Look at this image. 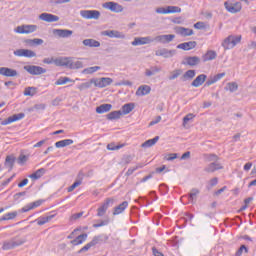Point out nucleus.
<instances>
[{
    "instance_id": "nucleus-32",
    "label": "nucleus",
    "mask_w": 256,
    "mask_h": 256,
    "mask_svg": "<svg viewBox=\"0 0 256 256\" xmlns=\"http://www.w3.org/2000/svg\"><path fill=\"white\" fill-rule=\"evenodd\" d=\"M73 143V139L60 140L55 143V147H57V149H61L63 147H69V145H73Z\"/></svg>"
},
{
    "instance_id": "nucleus-59",
    "label": "nucleus",
    "mask_w": 256,
    "mask_h": 256,
    "mask_svg": "<svg viewBox=\"0 0 256 256\" xmlns=\"http://www.w3.org/2000/svg\"><path fill=\"white\" fill-rule=\"evenodd\" d=\"M214 83H217V80L214 76H211L205 83V87H211V85H214Z\"/></svg>"
},
{
    "instance_id": "nucleus-58",
    "label": "nucleus",
    "mask_w": 256,
    "mask_h": 256,
    "mask_svg": "<svg viewBox=\"0 0 256 256\" xmlns=\"http://www.w3.org/2000/svg\"><path fill=\"white\" fill-rule=\"evenodd\" d=\"M71 0H50L52 5H63L64 3H70Z\"/></svg>"
},
{
    "instance_id": "nucleus-53",
    "label": "nucleus",
    "mask_w": 256,
    "mask_h": 256,
    "mask_svg": "<svg viewBox=\"0 0 256 256\" xmlns=\"http://www.w3.org/2000/svg\"><path fill=\"white\" fill-rule=\"evenodd\" d=\"M28 160H29V157L27 155L21 154L18 157V165H24V163H27Z\"/></svg>"
},
{
    "instance_id": "nucleus-41",
    "label": "nucleus",
    "mask_w": 256,
    "mask_h": 256,
    "mask_svg": "<svg viewBox=\"0 0 256 256\" xmlns=\"http://www.w3.org/2000/svg\"><path fill=\"white\" fill-rule=\"evenodd\" d=\"M226 91H230V93H235L237 89H239V85L236 82H229L226 87Z\"/></svg>"
},
{
    "instance_id": "nucleus-52",
    "label": "nucleus",
    "mask_w": 256,
    "mask_h": 256,
    "mask_svg": "<svg viewBox=\"0 0 256 256\" xmlns=\"http://www.w3.org/2000/svg\"><path fill=\"white\" fill-rule=\"evenodd\" d=\"M46 105L41 103V104H35L33 108L30 109V111H45Z\"/></svg>"
},
{
    "instance_id": "nucleus-43",
    "label": "nucleus",
    "mask_w": 256,
    "mask_h": 256,
    "mask_svg": "<svg viewBox=\"0 0 256 256\" xmlns=\"http://www.w3.org/2000/svg\"><path fill=\"white\" fill-rule=\"evenodd\" d=\"M95 85V82H93V79H91L88 82L82 83L78 86L79 91H85V89H91V86Z\"/></svg>"
},
{
    "instance_id": "nucleus-1",
    "label": "nucleus",
    "mask_w": 256,
    "mask_h": 256,
    "mask_svg": "<svg viewBox=\"0 0 256 256\" xmlns=\"http://www.w3.org/2000/svg\"><path fill=\"white\" fill-rule=\"evenodd\" d=\"M25 243V239H22L19 236H15L9 240L3 242L2 249L3 251H11L15 247H21Z\"/></svg>"
},
{
    "instance_id": "nucleus-55",
    "label": "nucleus",
    "mask_w": 256,
    "mask_h": 256,
    "mask_svg": "<svg viewBox=\"0 0 256 256\" xmlns=\"http://www.w3.org/2000/svg\"><path fill=\"white\" fill-rule=\"evenodd\" d=\"M81 180H78L76 182H74L69 188H68V193H71V191H75V189H77V187H79V185H81Z\"/></svg>"
},
{
    "instance_id": "nucleus-31",
    "label": "nucleus",
    "mask_w": 256,
    "mask_h": 256,
    "mask_svg": "<svg viewBox=\"0 0 256 256\" xmlns=\"http://www.w3.org/2000/svg\"><path fill=\"white\" fill-rule=\"evenodd\" d=\"M113 108V105L111 104H102L96 108V113L99 115H103V113H108L110 109Z\"/></svg>"
},
{
    "instance_id": "nucleus-18",
    "label": "nucleus",
    "mask_w": 256,
    "mask_h": 256,
    "mask_svg": "<svg viewBox=\"0 0 256 256\" xmlns=\"http://www.w3.org/2000/svg\"><path fill=\"white\" fill-rule=\"evenodd\" d=\"M0 75L3 77H17L19 73L15 69L0 67Z\"/></svg>"
},
{
    "instance_id": "nucleus-25",
    "label": "nucleus",
    "mask_w": 256,
    "mask_h": 256,
    "mask_svg": "<svg viewBox=\"0 0 256 256\" xmlns=\"http://www.w3.org/2000/svg\"><path fill=\"white\" fill-rule=\"evenodd\" d=\"M202 59L204 63H207V61H213L217 59V52L215 50H208L203 56Z\"/></svg>"
},
{
    "instance_id": "nucleus-61",
    "label": "nucleus",
    "mask_w": 256,
    "mask_h": 256,
    "mask_svg": "<svg viewBox=\"0 0 256 256\" xmlns=\"http://www.w3.org/2000/svg\"><path fill=\"white\" fill-rule=\"evenodd\" d=\"M179 75H181V70H175L171 76H169V80L173 81L175 79H177V77H179Z\"/></svg>"
},
{
    "instance_id": "nucleus-23",
    "label": "nucleus",
    "mask_w": 256,
    "mask_h": 256,
    "mask_svg": "<svg viewBox=\"0 0 256 256\" xmlns=\"http://www.w3.org/2000/svg\"><path fill=\"white\" fill-rule=\"evenodd\" d=\"M205 81H207V75L200 74L192 81L191 85L192 87H201Z\"/></svg>"
},
{
    "instance_id": "nucleus-29",
    "label": "nucleus",
    "mask_w": 256,
    "mask_h": 256,
    "mask_svg": "<svg viewBox=\"0 0 256 256\" xmlns=\"http://www.w3.org/2000/svg\"><path fill=\"white\" fill-rule=\"evenodd\" d=\"M222 47L225 49V51L228 49H233V35H230L223 40Z\"/></svg>"
},
{
    "instance_id": "nucleus-36",
    "label": "nucleus",
    "mask_w": 256,
    "mask_h": 256,
    "mask_svg": "<svg viewBox=\"0 0 256 256\" xmlns=\"http://www.w3.org/2000/svg\"><path fill=\"white\" fill-rule=\"evenodd\" d=\"M13 165H15V156H7L5 159V167H8L9 171H11L13 169Z\"/></svg>"
},
{
    "instance_id": "nucleus-4",
    "label": "nucleus",
    "mask_w": 256,
    "mask_h": 256,
    "mask_svg": "<svg viewBox=\"0 0 256 256\" xmlns=\"http://www.w3.org/2000/svg\"><path fill=\"white\" fill-rule=\"evenodd\" d=\"M224 7L228 13H239L241 9H243V6L241 2H234L232 3L231 1H226L224 2Z\"/></svg>"
},
{
    "instance_id": "nucleus-46",
    "label": "nucleus",
    "mask_w": 256,
    "mask_h": 256,
    "mask_svg": "<svg viewBox=\"0 0 256 256\" xmlns=\"http://www.w3.org/2000/svg\"><path fill=\"white\" fill-rule=\"evenodd\" d=\"M17 217V212H9L0 218V221H9L11 219H15Z\"/></svg>"
},
{
    "instance_id": "nucleus-10",
    "label": "nucleus",
    "mask_w": 256,
    "mask_h": 256,
    "mask_svg": "<svg viewBox=\"0 0 256 256\" xmlns=\"http://www.w3.org/2000/svg\"><path fill=\"white\" fill-rule=\"evenodd\" d=\"M102 35L110 39H125V33L119 30H106L102 32Z\"/></svg>"
},
{
    "instance_id": "nucleus-5",
    "label": "nucleus",
    "mask_w": 256,
    "mask_h": 256,
    "mask_svg": "<svg viewBox=\"0 0 256 256\" xmlns=\"http://www.w3.org/2000/svg\"><path fill=\"white\" fill-rule=\"evenodd\" d=\"M52 34L56 39H69L73 35V30L69 29H53Z\"/></svg>"
},
{
    "instance_id": "nucleus-35",
    "label": "nucleus",
    "mask_w": 256,
    "mask_h": 256,
    "mask_svg": "<svg viewBox=\"0 0 256 256\" xmlns=\"http://www.w3.org/2000/svg\"><path fill=\"white\" fill-rule=\"evenodd\" d=\"M196 75L195 70H187L181 77V81H191Z\"/></svg>"
},
{
    "instance_id": "nucleus-33",
    "label": "nucleus",
    "mask_w": 256,
    "mask_h": 256,
    "mask_svg": "<svg viewBox=\"0 0 256 256\" xmlns=\"http://www.w3.org/2000/svg\"><path fill=\"white\" fill-rule=\"evenodd\" d=\"M45 171V168H40L36 172L30 174L29 178L37 181V179H41V177L45 175Z\"/></svg>"
},
{
    "instance_id": "nucleus-6",
    "label": "nucleus",
    "mask_w": 256,
    "mask_h": 256,
    "mask_svg": "<svg viewBox=\"0 0 256 256\" xmlns=\"http://www.w3.org/2000/svg\"><path fill=\"white\" fill-rule=\"evenodd\" d=\"M115 203V200L113 198H107L104 203L97 209V217H104V215L107 213V209H109L110 205H113Z\"/></svg>"
},
{
    "instance_id": "nucleus-45",
    "label": "nucleus",
    "mask_w": 256,
    "mask_h": 256,
    "mask_svg": "<svg viewBox=\"0 0 256 256\" xmlns=\"http://www.w3.org/2000/svg\"><path fill=\"white\" fill-rule=\"evenodd\" d=\"M37 93V88L35 87H28L24 90V95L26 97H33Z\"/></svg>"
},
{
    "instance_id": "nucleus-40",
    "label": "nucleus",
    "mask_w": 256,
    "mask_h": 256,
    "mask_svg": "<svg viewBox=\"0 0 256 256\" xmlns=\"http://www.w3.org/2000/svg\"><path fill=\"white\" fill-rule=\"evenodd\" d=\"M69 69H83V62L73 61V57H71Z\"/></svg>"
},
{
    "instance_id": "nucleus-15",
    "label": "nucleus",
    "mask_w": 256,
    "mask_h": 256,
    "mask_svg": "<svg viewBox=\"0 0 256 256\" xmlns=\"http://www.w3.org/2000/svg\"><path fill=\"white\" fill-rule=\"evenodd\" d=\"M71 63V57H58L55 58L54 61V65H56V67H66L67 69H69Z\"/></svg>"
},
{
    "instance_id": "nucleus-37",
    "label": "nucleus",
    "mask_w": 256,
    "mask_h": 256,
    "mask_svg": "<svg viewBox=\"0 0 256 256\" xmlns=\"http://www.w3.org/2000/svg\"><path fill=\"white\" fill-rule=\"evenodd\" d=\"M161 68L157 66H153L150 69H146L145 75L146 77H153V75H157V73H160Z\"/></svg>"
},
{
    "instance_id": "nucleus-57",
    "label": "nucleus",
    "mask_w": 256,
    "mask_h": 256,
    "mask_svg": "<svg viewBox=\"0 0 256 256\" xmlns=\"http://www.w3.org/2000/svg\"><path fill=\"white\" fill-rule=\"evenodd\" d=\"M243 251H245V253H249V249H247L245 245H241L238 251L236 252V256H242Z\"/></svg>"
},
{
    "instance_id": "nucleus-62",
    "label": "nucleus",
    "mask_w": 256,
    "mask_h": 256,
    "mask_svg": "<svg viewBox=\"0 0 256 256\" xmlns=\"http://www.w3.org/2000/svg\"><path fill=\"white\" fill-rule=\"evenodd\" d=\"M165 159H166V161H175V159H177V153L168 154L165 157Z\"/></svg>"
},
{
    "instance_id": "nucleus-21",
    "label": "nucleus",
    "mask_w": 256,
    "mask_h": 256,
    "mask_svg": "<svg viewBox=\"0 0 256 256\" xmlns=\"http://www.w3.org/2000/svg\"><path fill=\"white\" fill-rule=\"evenodd\" d=\"M219 169H223L221 164L219 162H212L204 168V171L206 173H215V171H219Z\"/></svg>"
},
{
    "instance_id": "nucleus-42",
    "label": "nucleus",
    "mask_w": 256,
    "mask_h": 256,
    "mask_svg": "<svg viewBox=\"0 0 256 256\" xmlns=\"http://www.w3.org/2000/svg\"><path fill=\"white\" fill-rule=\"evenodd\" d=\"M111 223V220L109 218H106L104 220H98V223L93 224L94 229H99V227H106V225H109Z\"/></svg>"
},
{
    "instance_id": "nucleus-54",
    "label": "nucleus",
    "mask_w": 256,
    "mask_h": 256,
    "mask_svg": "<svg viewBox=\"0 0 256 256\" xmlns=\"http://www.w3.org/2000/svg\"><path fill=\"white\" fill-rule=\"evenodd\" d=\"M193 119H195V116H194L193 113L187 114V115L183 118V125H187V123H189V121H193Z\"/></svg>"
},
{
    "instance_id": "nucleus-14",
    "label": "nucleus",
    "mask_w": 256,
    "mask_h": 256,
    "mask_svg": "<svg viewBox=\"0 0 256 256\" xmlns=\"http://www.w3.org/2000/svg\"><path fill=\"white\" fill-rule=\"evenodd\" d=\"M16 57H28L29 59L37 57V53L29 49H18L14 51Z\"/></svg>"
},
{
    "instance_id": "nucleus-51",
    "label": "nucleus",
    "mask_w": 256,
    "mask_h": 256,
    "mask_svg": "<svg viewBox=\"0 0 256 256\" xmlns=\"http://www.w3.org/2000/svg\"><path fill=\"white\" fill-rule=\"evenodd\" d=\"M121 148H123V145H115V143H110L107 145L108 151H119Z\"/></svg>"
},
{
    "instance_id": "nucleus-47",
    "label": "nucleus",
    "mask_w": 256,
    "mask_h": 256,
    "mask_svg": "<svg viewBox=\"0 0 256 256\" xmlns=\"http://www.w3.org/2000/svg\"><path fill=\"white\" fill-rule=\"evenodd\" d=\"M167 15L171 13H181V7L179 6H167L166 7Z\"/></svg>"
},
{
    "instance_id": "nucleus-16",
    "label": "nucleus",
    "mask_w": 256,
    "mask_h": 256,
    "mask_svg": "<svg viewBox=\"0 0 256 256\" xmlns=\"http://www.w3.org/2000/svg\"><path fill=\"white\" fill-rule=\"evenodd\" d=\"M39 19L41 21H45L46 23H57V21H59V16L49 13H42L39 15Z\"/></svg>"
},
{
    "instance_id": "nucleus-24",
    "label": "nucleus",
    "mask_w": 256,
    "mask_h": 256,
    "mask_svg": "<svg viewBox=\"0 0 256 256\" xmlns=\"http://www.w3.org/2000/svg\"><path fill=\"white\" fill-rule=\"evenodd\" d=\"M82 44L84 45V47H101V42L93 39V38H88V39H84L82 41Z\"/></svg>"
},
{
    "instance_id": "nucleus-27",
    "label": "nucleus",
    "mask_w": 256,
    "mask_h": 256,
    "mask_svg": "<svg viewBox=\"0 0 256 256\" xmlns=\"http://www.w3.org/2000/svg\"><path fill=\"white\" fill-rule=\"evenodd\" d=\"M200 191L197 188H193L190 193L188 194V201L195 205L197 203V195H199Z\"/></svg>"
},
{
    "instance_id": "nucleus-3",
    "label": "nucleus",
    "mask_w": 256,
    "mask_h": 256,
    "mask_svg": "<svg viewBox=\"0 0 256 256\" xmlns=\"http://www.w3.org/2000/svg\"><path fill=\"white\" fill-rule=\"evenodd\" d=\"M14 31L20 35H29L30 33H35V31H37V25H21L16 27Z\"/></svg>"
},
{
    "instance_id": "nucleus-30",
    "label": "nucleus",
    "mask_w": 256,
    "mask_h": 256,
    "mask_svg": "<svg viewBox=\"0 0 256 256\" xmlns=\"http://www.w3.org/2000/svg\"><path fill=\"white\" fill-rule=\"evenodd\" d=\"M135 109V103H127L122 106V109L120 110L122 115H129L131 111Z\"/></svg>"
},
{
    "instance_id": "nucleus-60",
    "label": "nucleus",
    "mask_w": 256,
    "mask_h": 256,
    "mask_svg": "<svg viewBox=\"0 0 256 256\" xmlns=\"http://www.w3.org/2000/svg\"><path fill=\"white\" fill-rule=\"evenodd\" d=\"M217 183H219V179L217 177L212 178L209 181L208 189H211L212 187H215V185H217Z\"/></svg>"
},
{
    "instance_id": "nucleus-12",
    "label": "nucleus",
    "mask_w": 256,
    "mask_h": 256,
    "mask_svg": "<svg viewBox=\"0 0 256 256\" xmlns=\"http://www.w3.org/2000/svg\"><path fill=\"white\" fill-rule=\"evenodd\" d=\"M174 39V34H163L156 36L154 41H156V43H161L162 45H167V43H171Z\"/></svg>"
},
{
    "instance_id": "nucleus-22",
    "label": "nucleus",
    "mask_w": 256,
    "mask_h": 256,
    "mask_svg": "<svg viewBox=\"0 0 256 256\" xmlns=\"http://www.w3.org/2000/svg\"><path fill=\"white\" fill-rule=\"evenodd\" d=\"M150 93H151V86L149 85H142L136 91L137 97H143L145 95H149Z\"/></svg>"
},
{
    "instance_id": "nucleus-9",
    "label": "nucleus",
    "mask_w": 256,
    "mask_h": 256,
    "mask_svg": "<svg viewBox=\"0 0 256 256\" xmlns=\"http://www.w3.org/2000/svg\"><path fill=\"white\" fill-rule=\"evenodd\" d=\"M80 15L83 19H99L101 12L99 10H81Z\"/></svg>"
},
{
    "instance_id": "nucleus-56",
    "label": "nucleus",
    "mask_w": 256,
    "mask_h": 256,
    "mask_svg": "<svg viewBox=\"0 0 256 256\" xmlns=\"http://www.w3.org/2000/svg\"><path fill=\"white\" fill-rule=\"evenodd\" d=\"M238 43H241V35L233 36L232 35V47H235L238 45Z\"/></svg>"
},
{
    "instance_id": "nucleus-64",
    "label": "nucleus",
    "mask_w": 256,
    "mask_h": 256,
    "mask_svg": "<svg viewBox=\"0 0 256 256\" xmlns=\"http://www.w3.org/2000/svg\"><path fill=\"white\" fill-rule=\"evenodd\" d=\"M152 252L154 256H165L160 251L157 250V248L153 247Z\"/></svg>"
},
{
    "instance_id": "nucleus-17",
    "label": "nucleus",
    "mask_w": 256,
    "mask_h": 256,
    "mask_svg": "<svg viewBox=\"0 0 256 256\" xmlns=\"http://www.w3.org/2000/svg\"><path fill=\"white\" fill-rule=\"evenodd\" d=\"M175 33L177 35H181V37H191L193 35L194 31L193 29L177 26L174 28Z\"/></svg>"
},
{
    "instance_id": "nucleus-8",
    "label": "nucleus",
    "mask_w": 256,
    "mask_h": 256,
    "mask_svg": "<svg viewBox=\"0 0 256 256\" xmlns=\"http://www.w3.org/2000/svg\"><path fill=\"white\" fill-rule=\"evenodd\" d=\"M24 69L30 75H43L44 73H47V69H45L41 66L26 65V66H24Z\"/></svg>"
},
{
    "instance_id": "nucleus-2",
    "label": "nucleus",
    "mask_w": 256,
    "mask_h": 256,
    "mask_svg": "<svg viewBox=\"0 0 256 256\" xmlns=\"http://www.w3.org/2000/svg\"><path fill=\"white\" fill-rule=\"evenodd\" d=\"M156 57H163L164 59H171V57H175L177 55V50L175 49H167V48H159L155 51Z\"/></svg>"
},
{
    "instance_id": "nucleus-28",
    "label": "nucleus",
    "mask_w": 256,
    "mask_h": 256,
    "mask_svg": "<svg viewBox=\"0 0 256 256\" xmlns=\"http://www.w3.org/2000/svg\"><path fill=\"white\" fill-rule=\"evenodd\" d=\"M129 207V202L124 201L121 204H119L117 207L114 208L113 215H121L123 211H125V208Z\"/></svg>"
},
{
    "instance_id": "nucleus-11",
    "label": "nucleus",
    "mask_w": 256,
    "mask_h": 256,
    "mask_svg": "<svg viewBox=\"0 0 256 256\" xmlns=\"http://www.w3.org/2000/svg\"><path fill=\"white\" fill-rule=\"evenodd\" d=\"M103 7L104 9H109L112 13H123V6L117 2H106Z\"/></svg>"
},
{
    "instance_id": "nucleus-26",
    "label": "nucleus",
    "mask_w": 256,
    "mask_h": 256,
    "mask_svg": "<svg viewBox=\"0 0 256 256\" xmlns=\"http://www.w3.org/2000/svg\"><path fill=\"white\" fill-rule=\"evenodd\" d=\"M87 233L81 234L79 236H77L75 239H73L72 241H70L71 245H83V243H85L87 241Z\"/></svg>"
},
{
    "instance_id": "nucleus-34",
    "label": "nucleus",
    "mask_w": 256,
    "mask_h": 256,
    "mask_svg": "<svg viewBox=\"0 0 256 256\" xmlns=\"http://www.w3.org/2000/svg\"><path fill=\"white\" fill-rule=\"evenodd\" d=\"M157 141H159V136H155L153 139H149V140L145 141L144 143L141 144V147L143 149L153 147V145H155L157 143Z\"/></svg>"
},
{
    "instance_id": "nucleus-39",
    "label": "nucleus",
    "mask_w": 256,
    "mask_h": 256,
    "mask_svg": "<svg viewBox=\"0 0 256 256\" xmlns=\"http://www.w3.org/2000/svg\"><path fill=\"white\" fill-rule=\"evenodd\" d=\"M121 115H123L121 110L112 111L109 114H107V119H109V121H113V119H121Z\"/></svg>"
},
{
    "instance_id": "nucleus-44",
    "label": "nucleus",
    "mask_w": 256,
    "mask_h": 256,
    "mask_svg": "<svg viewBox=\"0 0 256 256\" xmlns=\"http://www.w3.org/2000/svg\"><path fill=\"white\" fill-rule=\"evenodd\" d=\"M53 217H55V215H50L47 217H41L37 220V225H45V223H49V221H51V219H53Z\"/></svg>"
},
{
    "instance_id": "nucleus-7",
    "label": "nucleus",
    "mask_w": 256,
    "mask_h": 256,
    "mask_svg": "<svg viewBox=\"0 0 256 256\" xmlns=\"http://www.w3.org/2000/svg\"><path fill=\"white\" fill-rule=\"evenodd\" d=\"M92 83H94L95 87H99V89H104V87H109L111 83H113V80L109 77H103V78H92Z\"/></svg>"
},
{
    "instance_id": "nucleus-63",
    "label": "nucleus",
    "mask_w": 256,
    "mask_h": 256,
    "mask_svg": "<svg viewBox=\"0 0 256 256\" xmlns=\"http://www.w3.org/2000/svg\"><path fill=\"white\" fill-rule=\"evenodd\" d=\"M156 13H158L159 15H167V8L158 7L156 8Z\"/></svg>"
},
{
    "instance_id": "nucleus-48",
    "label": "nucleus",
    "mask_w": 256,
    "mask_h": 256,
    "mask_svg": "<svg viewBox=\"0 0 256 256\" xmlns=\"http://www.w3.org/2000/svg\"><path fill=\"white\" fill-rule=\"evenodd\" d=\"M21 119H25V113H18L10 116L11 123H15V121H21Z\"/></svg>"
},
{
    "instance_id": "nucleus-38",
    "label": "nucleus",
    "mask_w": 256,
    "mask_h": 256,
    "mask_svg": "<svg viewBox=\"0 0 256 256\" xmlns=\"http://www.w3.org/2000/svg\"><path fill=\"white\" fill-rule=\"evenodd\" d=\"M101 67L100 66H92L85 68L82 73L83 75H93V73H97V71H100Z\"/></svg>"
},
{
    "instance_id": "nucleus-49",
    "label": "nucleus",
    "mask_w": 256,
    "mask_h": 256,
    "mask_svg": "<svg viewBox=\"0 0 256 256\" xmlns=\"http://www.w3.org/2000/svg\"><path fill=\"white\" fill-rule=\"evenodd\" d=\"M71 78L69 77H60L56 82L55 85H65L66 83H71Z\"/></svg>"
},
{
    "instance_id": "nucleus-50",
    "label": "nucleus",
    "mask_w": 256,
    "mask_h": 256,
    "mask_svg": "<svg viewBox=\"0 0 256 256\" xmlns=\"http://www.w3.org/2000/svg\"><path fill=\"white\" fill-rule=\"evenodd\" d=\"M102 239H103V236L101 235L94 236L92 241L89 242V244L90 246L95 247V245H98V243H101Z\"/></svg>"
},
{
    "instance_id": "nucleus-19",
    "label": "nucleus",
    "mask_w": 256,
    "mask_h": 256,
    "mask_svg": "<svg viewBox=\"0 0 256 256\" xmlns=\"http://www.w3.org/2000/svg\"><path fill=\"white\" fill-rule=\"evenodd\" d=\"M197 47L196 41L183 42L176 46L178 49H182V51H191V49H195Z\"/></svg>"
},
{
    "instance_id": "nucleus-13",
    "label": "nucleus",
    "mask_w": 256,
    "mask_h": 256,
    "mask_svg": "<svg viewBox=\"0 0 256 256\" xmlns=\"http://www.w3.org/2000/svg\"><path fill=\"white\" fill-rule=\"evenodd\" d=\"M154 38L151 36H146V37H136L134 41L131 42V45L133 47H137L138 45H149V43H153Z\"/></svg>"
},
{
    "instance_id": "nucleus-20",
    "label": "nucleus",
    "mask_w": 256,
    "mask_h": 256,
    "mask_svg": "<svg viewBox=\"0 0 256 256\" xmlns=\"http://www.w3.org/2000/svg\"><path fill=\"white\" fill-rule=\"evenodd\" d=\"M199 63H201V58L197 56H188L185 58L183 65H189L190 67H195L196 65H199Z\"/></svg>"
}]
</instances>
